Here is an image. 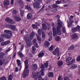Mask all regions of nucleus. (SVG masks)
Returning <instances> with one entry per match:
<instances>
[{
	"label": "nucleus",
	"instance_id": "obj_1",
	"mask_svg": "<svg viewBox=\"0 0 80 80\" xmlns=\"http://www.w3.org/2000/svg\"><path fill=\"white\" fill-rule=\"evenodd\" d=\"M62 22H61L60 20L58 21V26L57 27V33L58 35H60L62 34L61 31L60 30V28L62 27V30L63 33V35L64 38H65L67 36V33H66L65 27H62Z\"/></svg>",
	"mask_w": 80,
	"mask_h": 80
},
{
	"label": "nucleus",
	"instance_id": "obj_2",
	"mask_svg": "<svg viewBox=\"0 0 80 80\" xmlns=\"http://www.w3.org/2000/svg\"><path fill=\"white\" fill-rule=\"evenodd\" d=\"M24 63L25 64V68L24 71L23 73V78H25V77H28L29 74V70L28 69V61L27 60H26Z\"/></svg>",
	"mask_w": 80,
	"mask_h": 80
},
{
	"label": "nucleus",
	"instance_id": "obj_3",
	"mask_svg": "<svg viewBox=\"0 0 80 80\" xmlns=\"http://www.w3.org/2000/svg\"><path fill=\"white\" fill-rule=\"evenodd\" d=\"M24 39L26 42L27 46L29 47H30L32 46V41L29 40V36L26 35L24 37Z\"/></svg>",
	"mask_w": 80,
	"mask_h": 80
},
{
	"label": "nucleus",
	"instance_id": "obj_4",
	"mask_svg": "<svg viewBox=\"0 0 80 80\" xmlns=\"http://www.w3.org/2000/svg\"><path fill=\"white\" fill-rule=\"evenodd\" d=\"M39 75L38 72L35 73V72H32V75H31L32 78H33L35 80H37L38 79V76Z\"/></svg>",
	"mask_w": 80,
	"mask_h": 80
},
{
	"label": "nucleus",
	"instance_id": "obj_5",
	"mask_svg": "<svg viewBox=\"0 0 80 80\" xmlns=\"http://www.w3.org/2000/svg\"><path fill=\"white\" fill-rule=\"evenodd\" d=\"M38 35L37 36V39L39 42H40L42 41V38L40 36H41L42 35V33H41V30L40 29H38Z\"/></svg>",
	"mask_w": 80,
	"mask_h": 80
},
{
	"label": "nucleus",
	"instance_id": "obj_6",
	"mask_svg": "<svg viewBox=\"0 0 80 80\" xmlns=\"http://www.w3.org/2000/svg\"><path fill=\"white\" fill-rule=\"evenodd\" d=\"M51 6L53 8L52 9L51 11L52 12H57V9L56 8L58 7V6L57 4H52Z\"/></svg>",
	"mask_w": 80,
	"mask_h": 80
},
{
	"label": "nucleus",
	"instance_id": "obj_7",
	"mask_svg": "<svg viewBox=\"0 0 80 80\" xmlns=\"http://www.w3.org/2000/svg\"><path fill=\"white\" fill-rule=\"evenodd\" d=\"M5 21L7 22H8L9 23H12V24L15 23V21H13V19H10L9 18H6L5 19Z\"/></svg>",
	"mask_w": 80,
	"mask_h": 80
},
{
	"label": "nucleus",
	"instance_id": "obj_8",
	"mask_svg": "<svg viewBox=\"0 0 80 80\" xmlns=\"http://www.w3.org/2000/svg\"><path fill=\"white\" fill-rule=\"evenodd\" d=\"M52 25L53 26V28H52V32H53V37H55L56 35H57V32H56V29H55V28L54 27L55 23H52Z\"/></svg>",
	"mask_w": 80,
	"mask_h": 80
},
{
	"label": "nucleus",
	"instance_id": "obj_9",
	"mask_svg": "<svg viewBox=\"0 0 80 80\" xmlns=\"http://www.w3.org/2000/svg\"><path fill=\"white\" fill-rule=\"evenodd\" d=\"M18 3L19 4L20 7L21 8H23L25 5V3L22 0H19L18 2Z\"/></svg>",
	"mask_w": 80,
	"mask_h": 80
},
{
	"label": "nucleus",
	"instance_id": "obj_10",
	"mask_svg": "<svg viewBox=\"0 0 80 80\" xmlns=\"http://www.w3.org/2000/svg\"><path fill=\"white\" fill-rule=\"evenodd\" d=\"M17 64L18 66L19 67V70L20 71L21 70V69H22V66L21 65V64H22V62H20V60L19 59H18L17 60Z\"/></svg>",
	"mask_w": 80,
	"mask_h": 80
},
{
	"label": "nucleus",
	"instance_id": "obj_11",
	"mask_svg": "<svg viewBox=\"0 0 80 80\" xmlns=\"http://www.w3.org/2000/svg\"><path fill=\"white\" fill-rule=\"evenodd\" d=\"M59 50H60V48H57L55 49L54 51L52 52L53 55H56L57 53H59Z\"/></svg>",
	"mask_w": 80,
	"mask_h": 80
},
{
	"label": "nucleus",
	"instance_id": "obj_12",
	"mask_svg": "<svg viewBox=\"0 0 80 80\" xmlns=\"http://www.w3.org/2000/svg\"><path fill=\"white\" fill-rule=\"evenodd\" d=\"M77 35H78V34H73L72 35V39H74L75 40V39H77L78 37V36Z\"/></svg>",
	"mask_w": 80,
	"mask_h": 80
},
{
	"label": "nucleus",
	"instance_id": "obj_13",
	"mask_svg": "<svg viewBox=\"0 0 80 80\" xmlns=\"http://www.w3.org/2000/svg\"><path fill=\"white\" fill-rule=\"evenodd\" d=\"M67 22H68V27H72V23H73V20H72L71 19H70L69 22H68V21H67Z\"/></svg>",
	"mask_w": 80,
	"mask_h": 80
},
{
	"label": "nucleus",
	"instance_id": "obj_14",
	"mask_svg": "<svg viewBox=\"0 0 80 80\" xmlns=\"http://www.w3.org/2000/svg\"><path fill=\"white\" fill-rule=\"evenodd\" d=\"M44 54H45V52L42 51L39 53L38 57L39 58H42L43 57V56L44 55Z\"/></svg>",
	"mask_w": 80,
	"mask_h": 80
},
{
	"label": "nucleus",
	"instance_id": "obj_15",
	"mask_svg": "<svg viewBox=\"0 0 80 80\" xmlns=\"http://www.w3.org/2000/svg\"><path fill=\"white\" fill-rule=\"evenodd\" d=\"M10 42V41L9 40L7 41L4 42H3L1 43V45H2V46H3V45H7L8 44H9V43Z\"/></svg>",
	"mask_w": 80,
	"mask_h": 80
},
{
	"label": "nucleus",
	"instance_id": "obj_16",
	"mask_svg": "<svg viewBox=\"0 0 80 80\" xmlns=\"http://www.w3.org/2000/svg\"><path fill=\"white\" fill-rule=\"evenodd\" d=\"M14 19L15 20V21H17L18 22H19L21 20L20 18L17 16H14Z\"/></svg>",
	"mask_w": 80,
	"mask_h": 80
},
{
	"label": "nucleus",
	"instance_id": "obj_17",
	"mask_svg": "<svg viewBox=\"0 0 80 80\" xmlns=\"http://www.w3.org/2000/svg\"><path fill=\"white\" fill-rule=\"evenodd\" d=\"M8 26H9V27H10V28L12 30H17V28H16V25H8Z\"/></svg>",
	"mask_w": 80,
	"mask_h": 80
},
{
	"label": "nucleus",
	"instance_id": "obj_18",
	"mask_svg": "<svg viewBox=\"0 0 80 80\" xmlns=\"http://www.w3.org/2000/svg\"><path fill=\"white\" fill-rule=\"evenodd\" d=\"M6 59L4 58L0 60V65H2L5 62Z\"/></svg>",
	"mask_w": 80,
	"mask_h": 80
},
{
	"label": "nucleus",
	"instance_id": "obj_19",
	"mask_svg": "<svg viewBox=\"0 0 80 80\" xmlns=\"http://www.w3.org/2000/svg\"><path fill=\"white\" fill-rule=\"evenodd\" d=\"M75 62V58L73 59L71 62H68V63L67 64V65H71L72 64L74 63Z\"/></svg>",
	"mask_w": 80,
	"mask_h": 80
},
{
	"label": "nucleus",
	"instance_id": "obj_20",
	"mask_svg": "<svg viewBox=\"0 0 80 80\" xmlns=\"http://www.w3.org/2000/svg\"><path fill=\"white\" fill-rule=\"evenodd\" d=\"M77 68V64H73L71 66L70 68V69H75Z\"/></svg>",
	"mask_w": 80,
	"mask_h": 80
},
{
	"label": "nucleus",
	"instance_id": "obj_21",
	"mask_svg": "<svg viewBox=\"0 0 80 80\" xmlns=\"http://www.w3.org/2000/svg\"><path fill=\"white\" fill-rule=\"evenodd\" d=\"M48 35L49 36L50 35L51 36L48 39L49 41H52V31H50V33H48Z\"/></svg>",
	"mask_w": 80,
	"mask_h": 80
},
{
	"label": "nucleus",
	"instance_id": "obj_22",
	"mask_svg": "<svg viewBox=\"0 0 80 80\" xmlns=\"http://www.w3.org/2000/svg\"><path fill=\"white\" fill-rule=\"evenodd\" d=\"M40 5V4L38 3V2L34 3L33 4V7L34 8H38Z\"/></svg>",
	"mask_w": 80,
	"mask_h": 80
},
{
	"label": "nucleus",
	"instance_id": "obj_23",
	"mask_svg": "<svg viewBox=\"0 0 80 80\" xmlns=\"http://www.w3.org/2000/svg\"><path fill=\"white\" fill-rule=\"evenodd\" d=\"M32 15L30 13H28V14L27 16V18L29 20H30V19H32Z\"/></svg>",
	"mask_w": 80,
	"mask_h": 80
},
{
	"label": "nucleus",
	"instance_id": "obj_24",
	"mask_svg": "<svg viewBox=\"0 0 80 80\" xmlns=\"http://www.w3.org/2000/svg\"><path fill=\"white\" fill-rule=\"evenodd\" d=\"M25 9H27L28 10L30 11L32 10V8L30 7V5H27L25 6Z\"/></svg>",
	"mask_w": 80,
	"mask_h": 80
},
{
	"label": "nucleus",
	"instance_id": "obj_25",
	"mask_svg": "<svg viewBox=\"0 0 80 80\" xmlns=\"http://www.w3.org/2000/svg\"><path fill=\"white\" fill-rule=\"evenodd\" d=\"M8 5H9V1L8 0H7L4 2V6H7Z\"/></svg>",
	"mask_w": 80,
	"mask_h": 80
},
{
	"label": "nucleus",
	"instance_id": "obj_26",
	"mask_svg": "<svg viewBox=\"0 0 80 80\" xmlns=\"http://www.w3.org/2000/svg\"><path fill=\"white\" fill-rule=\"evenodd\" d=\"M30 37L31 39H32L35 37V32H32L30 35Z\"/></svg>",
	"mask_w": 80,
	"mask_h": 80
},
{
	"label": "nucleus",
	"instance_id": "obj_27",
	"mask_svg": "<svg viewBox=\"0 0 80 80\" xmlns=\"http://www.w3.org/2000/svg\"><path fill=\"white\" fill-rule=\"evenodd\" d=\"M49 77H53V73L52 72H49L48 74Z\"/></svg>",
	"mask_w": 80,
	"mask_h": 80
},
{
	"label": "nucleus",
	"instance_id": "obj_28",
	"mask_svg": "<svg viewBox=\"0 0 80 80\" xmlns=\"http://www.w3.org/2000/svg\"><path fill=\"white\" fill-rule=\"evenodd\" d=\"M32 69L34 70H35L36 69H37L38 67H37V64H32Z\"/></svg>",
	"mask_w": 80,
	"mask_h": 80
},
{
	"label": "nucleus",
	"instance_id": "obj_29",
	"mask_svg": "<svg viewBox=\"0 0 80 80\" xmlns=\"http://www.w3.org/2000/svg\"><path fill=\"white\" fill-rule=\"evenodd\" d=\"M5 54L3 52H2L0 53V59L3 58Z\"/></svg>",
	"mask_w": 80,
	"mask_h": 80
},
{
	"label": "nucleus",
	"instance_id": "obj_30",
	"mask_svg": "<svg viewBox=\"0 0 80 80\" xmlns=\"http://www.w3.org/2000/svg\"><path fill=\"white\" fill-rule=\"evenodd\" d=\"M71 59H72V58L70 57H68L66 58V62L67 63V65L68 63L69 62H70L69 61H70V60H71Z\"/></svg>",
	"mask_w": 80,
	"mask_h": 80
},
{
	"label": "nucleus",
	"instance_id": "obj_31",
	"mask_svg": "<svg viewBox=\"0 0 80 80\" xmlns=\"http://www.w3.org/2000/svg\"><path fill=\"white\" fill-rule=\"evenodd\" d=\"M44 45L46 47H48L50 45V43L48 41H46L44 43Z\"/></svg>",
	"mask_w": 80,
	"mask_h": 80
},
{
	"label": "nucleus",
	"instance_id": "obj_32",
	"mask_svg": "<svg viewBox=\"0 0 80 80\" xmlns=\"http://www.w3.org/2000/svg\"><path fill=\"white\" fill-rule=\"evenodd\" d=\"M63 62L62 61H59L58 62V64L59 66H62L63 65Z\"/></svg>",
	"mask_w": 80,
	"mask_h": 80
},
{
	"label": "nucleus",
	"instance_id": "obj_33",
	"mask_svg": "<svg viewBox=\"0 0 80 80\" xmlns=\"http://www.w3.org/2000/svg\"><path fill=\"white\" fill-rule=\"evenodd\" d=\"M43 70H41L39 72L40 74L42 75V76H44V75Z\"/></svg>",
	"mask_w": 80,
	"mask_h": 80
},
{
	"label": "nucleus",
	"instance_id": "obj_34",
	"mask_svg": "<svg viewBox=\"0 0 80 80\" xmlns=\"http://www.w3.org/2000/svg\"><path fill=\"white\" fill-rule=\"evenodd\" d=\"M17 10L15 9H14L13 10L12 13L13 15H15L14 16V15H13L14 17H15V16H17L16 15L17 14Z\"/></svg>",
	"mask_w": 80,
	"mask_h": 80
},
{
	"label": "nucleus",
	"instance_id": "obj_35",
	"mask_svg": "<svg viewBox=\"0 0 80 80\" xmlns=\"http://www.w3.org/2000/svg\"><path fill=\"white\" fill-rule=\"evenodd\" d=\"M42 29L43 30H47V26L45 24H42Z\"/></svg>",
	"mask_w": 80,
	"mask_h": 80
},
{
	"label": "nucleus",
	"instance_id": "obj_36",
	"mask_svg": "<svg viewBox=\"0 0 80 80\" xmlns=\"http://www.w3.org/2000/svg\"><path fill=\"white\" fill-rule=\"evenodd\" d=\"M54 48V46L53 45H51L49 49V51H52L53 49Z\"/></svg>",
	"mask_w": 80,
	"mask_h": 80
},
{
	"label": "nucleus",
	"instance_id": "obj_37",
	"mask_svg": "<svg viewBox=\"0 0 80 80\" xmlns=\"http://www.w3.org/2000/svg\"><path fill=\"white\" fill-rule=\"evenodd\" d=\"M20 13V15L21 16V17H23V13H24V11H23L22 10H21Z\"/></svg>",
	"mask_w": 80,
	"mask_h": 80
},
{
	"label": "nucleus",
	"instance_id": "obj_38",
	"mask_svg": "<svg viewBox=\"0 0 80 80\" xmlns=\"http://www.w3.org/2000/svg\"><path fill=\"white\" fill-rule=\"evenodd\" d=\"M32 48V52L33 53L36 51V48H35V47L34 46H33Z\"/></svg>",
	"mask_w": 80,
	"mask_h": 80
},
{
	"label": "nucleus",
	"instance_id": "obj_39",
	"mask_svg": "<svg viewBox=\"0 0 80 80\" xmlns=\"http://www.w3.org/2000/svg\"><path fill=\"white\" fill-rule=\"evenodd\" d=\"M60 40V38L59 36H57L56 39L55 40L57 41V42H59Z\"/></svg>",
	"mask_w": 80,
	"mask_h": 80
},
{
	"label": "nucleus",
	"instance_id": "obj_40",
	"mask_svg": "<svg viewBox=\"0 0 80 80\" xmlns=\"http://www.w3.org/2000/svg\"><path fill=\"white\" fill-rule=\"evenodd\" d=\"M18 53L20 57H22V58H23V54L21 53L20 52H19Z\"/></svg>",
	"mask_w": 80,
	"mask_h": 80
},
{
	"label": "nucleus",
	"instance_id": "obj_41",
	"mask_svg": "<svg viewBox=\"0 0 80 80\" xmlns=\"http://www.w3.org/2000/svg\"><path fill=\"white\" fill-rule=\"evenodd\" d=\"M77 28H72V32H77Z\"/></svg>",
	"mask_w": 80,
	"mask_h": 80
},
{
	"label": "nucleus",
	"instance_id": "obj_42",
	"mask_svg": "<svg viewBox=\"0 0 80 80\" xmlns=\"http://www.w3.org/2000/svg\"><path fill=\"white\" fill-rule=\"evenodd\" d=\"M76 30L77 31H78V32H80V26L79 25H78L76 27Z\"/></svg>",
	"mask_w": 80,
	"mask_h": 80
},
{
	"label": "nucleus",
	"instance_id": "obj_43",
	"mask_svg": "<svg viewBox=\"0 0 80 80\" xmlns=\"http://www.w3.org/2000/svg\"><path fill=\"white\" fill-rule=\"evenodd\" d=\"M63 78L62 76H59L58 78V80H63Z\"/></svg>",
	"mask_w": 80,
	"mask_h": 80
},
{
	"label": "nucleus",
	"instance_id": "obj_44",
	"mask_svg": "<svg viewBox=\"0 0 80 80\" xmlns=\"http://www.w3.org/2000/svg\"><path fill=\"white\" fill-rule=\"evenodd\" d=\"M0 80H7V78L4 77H1L0 78Z\"/></svg>",
	"mask_w": 80,
	"mask_h": 80
},
{
	"label": "nucleus",
	"instance_id": "obj_45",
	"mask_svg": "<svg viewBox=\"0 0 80 80\" xmlns=\"http://www.w3.org/2000/svg\"><path fill=\"white\" fill-rule=\"evenodd\" d=\"M5 33H10V31L9 30H5L4 31Z\"/></svg>",
	"mask_w": 80,
	"mask_h": 80
},
{
	"label": "nucleus",
	"instance_id": "obj_46",
	"mask_svg": "<svg viewBox=\"0 0 80 80\" xmlns=\"http://www.w3.org/2000/svg\"><path fill=\"white\" fill-rule=\"evenodd\" d=\"M56 19H57V20H58V21H61L60 20H59V19H60V16L58 15H57L56 16Z\"/></svg>",
	"mask_w": 80,
	"mask_h": 80
},
{
	"label": "nucleus",
	"instance_id": "obj_47",
	"mask_svg": "<svg viewBox=\"0 0 80 80\" xmlns=\"http://www.w3.org/2000/svg\"><path fill=\"white\" fill-rule=\"evenodd\" d=\"M12 78H13V75H10L9 76V77L8 78V80H12Z\"/></svg>",
	"mask_w": 80,
	"mask_h": 80
},
{
	"label": "nucleus",
	"instance_id": "obj_48",
	"mask_svg": "<svg viewBox=\"0 0 80 80\" xmlns=\"http://www.w3.org/2000/svg\"><path fill=\"white\" fill-rule=\"evenodd\" d=\"M44 66L46 68H47L48 67V62H46V63L44 64Z\"/></svg>",
	"mask_w": 80,
	"mask_h": 80
},
{
	"label": "nucleus",
	"instance_id": "obj_49",
	"mask_svg": "<svg viewBox=\"0 0 80 80\" xmlns=\"http://www.w3.org/2000/svg\"><path fill=\"white\" fill-rule=\"evenodd\" d=\"M32 26L33 28H36L37 29L38 28L37 26L35 24H32Z\"/></svg>",
	"mask_w": 80,
	"mask_h": 80
},
{
	"label": "nucleus",
	"instance_id": "obj_50",
	"mask_svg": "<svg viewBox=\"0 0 80 80\" xmlns=\"http://www.w3.org/2000/svg\"><path fill=\"white\" fill-rule=\"evenodd\" d=\"M69 48H70L69 49V50H73V49H74V46L72 45Z\"/></svg>",
	"mask_w": 80,
	"mask_h": 80
},
{
	"label": "nucleus",
	"instance_id": "obj_51",
	"mask_svg": "<svg viewBox=\"0 0 80 80\" xmlns=\"http://www.w3.org/2000/svg\"><path fill=\"white\" fill-rule=\"evenodd\" d=\"M41 68H42V70H45V67L43 66V64H42L40 67Z\"/></svg>",
	"mask_w": 80,
	"mask_h": 80
},
{
	"label": "nucleus",
	"instance_id": "obj_52",
	"mask_svg": "<svg viewBox=\"0 0 80 80\" xmlns=\"http://www.w3.org/2000/svg\"><path fill=\"white\" fill-rule=\"evenodd\" d=\"M6 35L7 34H3L1 35V37L2 38H5V37L6 38Z\"/></svg>",
	"mask_w": 80,
	"mask_h": 80
},
{
	"label": "nucleus",
	"instance_id": "obj_53",
	"mask_svg": "<svg viewBox=\"0 0 80 80\" xmlns=\"http://www.w3.org/2000/svg\"><path fill=\"white\" fill-rule=\"evenodd\" d=\"M10 50H11V49H10V48H8L7 50H6L5 51V53H8V52L10 51Z\"/></svg>",
	"mask_w": 80,
	"mask_h": 80
},
{
	"label": "nucleus",
	"instance_id": "obj_54",
	"mask_svg": "<svg viewBox=\"0 0 80 80\" xmlns=\"http://www.w3.org/2000/svg\"><path fill=\"white\" fill-rule=\"evenodd\" d=\"M11 37V36L10 35L6 34V38L9 39Z\"/></svg>",
	"mask_w": 80,
	"mask_h": 80
},
{
	"label": "nucleus",
	"instance_id": "obj_55",
	"mask_svg": "<svg viewBox=\"0 0 80 80\" xmlns=\"http://www.w3.org/2000/svg\"><path fill=\"white\" fill-rule=\"evenodd\" d=\"M34 2H38V1L40 3H42V0H34Z\"/></svg>",
	"mask_w": 80,
	"mask_h": 80
},
{
	"label": "nucleus",
	"instance_id": "obj_56",
	"mask_svg": "<svg viewBox=\"0 0 80 80\" xmlns=\"http://www.w3.org/2000/svg\"><path fill=\"white\" fill-rule=\"evenodd\" d=\"M64 80H70L68 77H65L64 78Z\"/></svg>",
	"mask_w": 80,
	"mask_h": 80
},
{
	"label": "nucleus",
	"instance_id": "obj_57",
	"mask_svg": "<svg viewBox=\"0 0 80 80\" xmlns=\"http://www.w3.org/2000/svg\"><path fill=\"white\" fill-rule=\"evenodd\" d=\"M36 39H34L32 41V42L34 44H35V43H36L37 42H36Z\"/></svg>",
	"mask_w": 80,
	"mask_h": 80
},
{
	"label": "nucleus",
	"instance_id": "obj_58",
	"mask_svg": "<svg viewBox=\"0 0 80 80\" xmlns=\"http://www.w3.org/2000/svg\"><path fill=\"white\" fill-rule=\"evenodd\" d=\"M42 38H45V34L44 33H43L42 34Z\"/></svg>",
	"mask_w": 80,
	"mask_h": 80
},
{
	"label": "nucleus",
	"instance_id": "obj_59",
	"mask_svg": "<svg viewBox=\"0 0 80 80\" xmlns=\"http://www.w3.org/2000/svg\"><path fill=\"white\" fill-rule=\"evenodd\" d=\"M42 79V78L41 76H39L38 77V80H41Z\"/></svg>",
	"mask_w": 80,
	"mask_h": 80
},
{
	"label": "nucleus",
	"instance_id": "obj_60",
	"mask_svg": "<svg viewBox=\"0 0 80 80\" xmlns=\"http://www.w3.org/2000/svg\"><path fill=\"white\" fill-rule=\"evenodd\" d=\"M34 45L35 47H36L37 48H38V44H37V43H36L34 44Z\"/></svg>",
	"mask_w": 80,
	"mask_h": 80
},
{
	"label": "nucleus",
	"instance_id": "obj_61",
	"mask_svg": "<svg viewBox=\"0 0 80 80\" xmlns=\"http://www.w3.org/2000/svg\"><path fill=\"white\" fill-rule=\"evenodd\" d=\"M3 38H0V42H3Z\"/></svg>",
	"mask_w": 80,
	"mask_h": 80
},
{
	"label": "nucleus",
	"instance_id": "obj_62",
	"mask_svg": "<svg viewBox=\"0 0 80 80\" xmlns=\"http://www.w3.org/2000/svg\"><path fill=\"white\" fill-rule=\"evenodd\" d=\"M57 3H58V4H60V3H61V1H58L56 2Z\"/></svg>",
	"mask_w": 80,
	"mask_h": 80
},
{
	"label": "nucleus",
	"instance_id": "obj_63",
	"mask_svg": "<svg viewBox=\"0 0 80 80\" xmlns=\"http://www.w3.org/2000/svg\"><path fill=\"white\" fill-rule=\"evenodd\" d=\"M23 46L22 45L21 46V50H23Z\"/></svg>",
	"mask_w": 80,
	"mask_h": 80
},
{
	"label": "nucleus",
	"instance_id": "obj_64",
	"mask_svg": "<svg viewBox=\"0 0 80 80\" xmlns=\"http://www.w3.org/2000/svg\"><path fill=\"white\" fill-rule=\"evenodd\" d=\"M18 67H17L15 69V72H18Z\"/></svg>",
	"mask_w": 80,
	"mask_h": 80
}]
</instances>
